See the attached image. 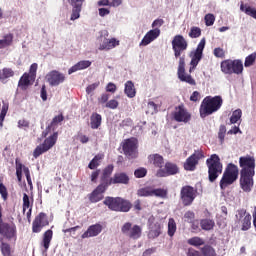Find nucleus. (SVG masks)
Here are the masks:
<instances>
[{
    "mask_svg": "<svg viewBox=\"0 0 256 256\" xmlns=\"http://www.w3.org/2000/svg\"><path fill=\"white\" fill-rule=\"evenodd\" d=\"M11 77H15V71L12 68L4 67L0 69V82L7 83Z\"/></svg>",
    "mask_w": 256,
    "mask_h": 256,
    "instance_id": "2f4dec72",
    "label": "nucleus"
},
{
    "mask_svg": "<svg viewBox=\"0 0 256 256\" xmlns=\"http://www.w3.org/2000/svg\"><path fill=\"white\" fill-rule=\"evenodd\" d=\"M159 35H161V30L159 28H154L148 31L141 40L140 46L142 45L143 47H147V45L153 43V41H155Z\"/></svg>",
    "mask_w": 256,
    "mask_h": 256,
    "instance_id": "5701e85b",
    "label": "nucleus"
},
{
    "mask_svg": "<svg viewBox=\"0 0 256 256\" xmlns=\"http://www.w3.org/2000/svg\"><path fill=\"white\" fill-rule=\"evenodd\" d=\"M105 107H107V109H117V107H119V101L112 99L106 103Z\"/></svg>",
    "mask_w": 256,
    "mask_h": 256,
    "instance_id": "0e129e2a",
    "label": "nucleus"
},
{
    "mask_svg": "<svg viewBox=\"0 0 256 256\" xmlns=\"http://www.w3.org/2000/svg\"><path fill=\"white\" fill-rule=\"evenodd\" d=\"M213 55L217 59H225V50L221 47H217L213 50Z\"/></svg>",
    "mask_w": 256,
    "mask_h": 256,
    "instance_id": "4d7b16f0",
    "label": "nucleus"
},
{
    "mask_svg": "<svg viewBox=\"0 0 256 256\" xmlns=\"http://www.w3.org/2000/svg\"><path fill=\"white\" fill-rule=\"evenodd\" d=\"M119 45V40L115 38L111 39H106L100 46H99V51H109L111 49H115Z\"/></svg>",
    "mask_w": 256,
    "mask_h": 256,
    "instance_id": "473e14b6",
    "label": "nucleus"
},
{
    "mask_svg": "<svg viewBox=\"0 0 256 256\" xmlns=\"http://www.w3.org/2000/svg\"><path fill=\"white\" fill-rule=\"evenodd\" d=\"M13 43V34H7L0 40V49L11 46Z\"/></svg>",
    "mask_w": 256,
    "mask_h": 256,
    "instance_id": "37998d69",
    "label": "nucleus"
},
{
    "mask_svg": "<svg viewBox=\"0 0 256 256\" xmlns=\"http://www.w3.org/2000/svg\"><path fill=\"white\" fill-rule=\"evenodd\" d=\"M85 0H69L70 5H72V14H71V21H75L81 17V9L83 7V2Z\"/></svg>",
    "mask_w": 256,
    "mask_h": 256,
    "instance_id": "393cba45",
    "label": "nucleus"
},
{
    "mask_svg": "<svg viewBox=\"0 0 256 256\" xmlns=\"http://www.w3.org/2000/svg\"><path fill=\"white\" fill-rule=\"evenodd\" d=\"M205 49V38H203L197 48L194 51H191L189 57L191 58L190 65L193 69H196L199 65V62L203 59V51Z\"/></svg>",
    "mask_w": 256,
    "mask_h": 256,
    "instance_id": "f8f14e48",
    "label": "nucleus"
},
{
    "mask_svg": "<svg viewBox=\"0 0 256 256\" xmlns=\"http://www.w3.org/2000/svg\"><path fill=\"white\" fill-rule=\"evenodd\" d=\"M201 159H205L204 152L201 149L195 150L184 162L185 171H195Z\"/></svg>",
    "mask_w": 256,
    "mask_h": 256,
    "instance_id": "9d476101",
    "label": "nucleus"
},
{
    "mask_svg": "<svg viewBox=\"0 0 256 256\" xmlns=\"http://www.w3.org/2000/svg\"><path fill=\"white\" fill-rule=\"evenodd\" d=\"M0 249L3 256H11V245L9 243L2 242Z\"/></svg>",
    "mask_w": 256,
    "mask_h": 256,
    "instance_id": "3c124183",
    "label": "nucleus"
},
{
    "mask_svg": "<svg viewBox=\"0 0 256 256\" xmlns=\"http://www.w3.org/2000/svg\"><path fill=\"white\" fill-rule=\"evenodd\" d=\"M243 73V62L239 59L231 60V75H241Z\"/></svg>",
    "mask_w": 256,
    "mask_h": 256,
    "instance_id": "72a5a7b5",
    "label": "nucleus"
},
{
    "mask_svg": "<svg viewBox=\"0 0 256 256\" xmlns=\"http://www.w3.org/2000/svg\"><path fill=\"white\" fill-rule=\"evenodd\" d=\"M169 194V191L167 189L163 188H152V197H160L161 199H167V195Z\"/></svg>",
    "mask_w": 256,
    "mask_h": 256,
    "instance_id": "79ce46f5",
    "label": "nucleus"
},
{
    "mask_svg": "<svg viewBox=\"0 0 256 256\" xmlns=\"http://www.w3.org/2000/svg\"><path fill=\"white\" fill-rule=\"evenodd\" d=\"M107 191V188L101 185H98L92 193L88 195V199L90 203H99V201H103L104 197L103 193Z\"/></svg>",
    "mask_w": 256,
    "mask_h": 256,
    "instance_id": "4be33fe9",
    "label": "nucleus"
},
{
    "mask_svg": "<svg viewBox=\"0 0 256 256\" xmlns=\"http://www.w3.org/2000/svg\"><path fill=\"white\" fill-rule=\"evenodd\" d=\"M124 93L129 97V99H133L135 95H137V91L135 90V84L133 81L129 80L125 83Z\"/></svg>",
    "mask_w": 256,
    "mask_h": 256,
    "instance_id": "c9c22d12",
    "label": "nucleus"
},
{
    "mask_svg": "<svg viewBox=\"0 0 256 256\" xmlns=\"http://www.w3.org/2000/svg\"><path fill=\"white\" fill-rule=\"evenodd\" d=\"M179 173V166L172 162H166L164 168H160L156 172V177H171Z\"/></svg>",
    "mask_w": 256,
    "mask_h": 256,
    "instance_id": "a211bd4d",
    "label": "nucleus"
},
{
    "mask_svg": "<svg viewBox=\"0 0 256 256\" xmlns=\"http://www.w3.org/2000/svg\"><path fill=\"white\" fill-rule=\"evenodd\" d=\"M189 47V42L187 39L183 37L181 34H177L172 39V50L174 52V57L179 59L178 63V79H180L183 83H188V85H197L195 79L191 76V74L185 73V57L181 56L185 53L186 49Z\"/></svg>",
    "mask_w": 256,
    "mask_h": 256,
    "instance_id": "f257e3e1",
    "label": "nucleus"
},
{
    "mask_svg": "<svg viewBox=\"0 0 256 256\" xmlns=\"http://www.w3.org/2000/svg\"><path fill=\"white\" fill-rule=\"evenodd\" d=\"M57 139H59V133L54 132L51 136L46 138L44 142L37 146L33 151V157L34 159H38L43 155V153H47L50 149H53L55 147V144L57 143Z\"/></svg>",
    "mask_w": 256,
    "mask_h": 256,
    "instance_id": "423d86ee",
    "label": "nucleus"
},
{
    "mask_svg": "<svg viewBox=\"0 0 256 256\" xmlns=\"http://www.w3.org/2000/svg\"><path fill=\"white\" fill-rule=\"evenodd\" d=\"M242 116H243V111H241V109H236L235 111H233L232 116L230 117L231 125H235V123L240 121Z\"/></svg>",
    "mask_w": 256,
    "mask_h": 256,
    "instance_id": "de8ad7c7",
    "label": "nucleus"
},
{
    "mask_svg": "<svg viewBox=\"0 0 256 256\" xmlns=\"http://www.w3.org/2000/svg\"><path fill=\"white\" fill-rule=\"evenodd\" d=\"M23 213H25L27 211V209H31V207H33L31 205V201L29 200V195H27V193L23 194Z\"/></svg>",
    "mask_w": 256,
    "mask_h": 256,
    "instance_id": "864d4df0",
    "label": "nucleus"
},
{
    "mask_svg": "<svg viewBox=\"0 0 256 256\" xmlns=\"http://www.w3.org/2000/svg\"><path fill=\"white\" fill-rule=\"evenodd\" d=\"M197 197V190L193 186L186 185L181 188L180 199L184 207L193 205L195 198Z\"/></svg>",
    "mask_w": 256,
    "mask_h": 256,
    "instance_id": "1a4fd4ad",
    "label": "nucleus"
},
{
    "mask_svg": "<svg viewBox=\"0 0 256 256\" xmlns=\"http://www.w3.org/2000/svg\"><path fill=\"white\" fill-rule=\"evenodd\" d=\"M0 195L3 201H7L9 192H7V187L3 185V182H0Z\"/></svg>",
    "mask_w": 256,
    "mask_h": 256,
    "instance_id": "bf43d9fd",
    "label": "nucleus"
},
{
    "mask_svg": "<svg viewBox=\"0 0 256 256\" xmlns=\"http://www.w3.org/2000/svg\"><path fill=\"white\" fill-rule=\"evenodd\" d=\"M103 205H106L110 211H115L116 213H129L133 208L134 211H141L143 207L141 206V200L137 199L132 204L131 201L122 197H105Z\"/></svg>",
    "mask_w": 256,
    "mask_h": 256,
    "instance_id": "f03ea898",
    "label": "nucleus"
},
{
    "mask_svg": "<svg viewBox=\"0 0 256 256\" xmlns=\"http://www.w3.org/2000/svg\"><path fill=\"white\" fill-rule=\"evenodd\" d=\"M201 254L203 256H217L215 248H213L211 245H205L204 247H202Z\"/></svg>",
    "mask_w": 256,
    "mask_h": 256,
    "instance_id": "c03bdc74",
    "label": "nucleus"
},
{
    "mask_svg": "<svg viewBox=\"0 0 256 256\" xmlns=\"http://www.w3.org/2000/svg\"><path fill=\"white\" fill-rule=\"evenodd\" d=\"M187 256H201V252H199L193 248H189L188 252H187Z\"/></svg>",
    "mask_w": 256,
    "mask_h": 256,
    "instance_id": "774afa93",
    "label": "nucleus"
},
{
    "mask_svg": "<svg viewBox=\"0 0 256 256\" xmlns=\"http://www.w3.org/2000/svg\"><path fill=\"white\" fill-rule=\"evenodd\" d=\"M148 163L157 169H163V165H165V159L163 156H161V154H150L148 156Z\"/></svg>",
    "mask_w": 256,
    "mask_h": 256,
    "instance_id": "bb28decb",
    "label": "nucleus"
},
{
    "mask_svg": "<svg viewBox=\"0 0 256 256\" xmlns=\"http://www.w3.org/2000/svg\"><path fill=\"white\" fill-rule=\"evenodd\" d=\"M251 229V214H246L242 220V231H249Z\"/></svg>",
    "mask_w": 256,
    "mask_h": 256,
    "instance_id": "09e8293b",
    "label": "nucleus"
},
{
    "mask_svg": "<svg viewBox=\"0 0 256 256\" xmlns=\"http://www.w3.org/2000/svg\"><path fill=\"white\" fill-rule=\"evenodd\" d=\"M63 121H65V116H63V113L55 116L52 119L51 123L46 127L45 131L42 132V137L46 138L47 135L51 133V129L52 131H55V129H57V127H59V124L63 123Z\"/></svg>",
    "mask_w": 256,
    "mask_h": 256,
    "instance_id": "412c9836",
    "label": "nucleus"
},
{
    "mask_svg": "<svg viewBox=\"0 0 256 256\" xmlns=\"http://www.w3.org/2000/svg\"><path fill=\"white\" fill-rule=\"evenodd\" d=\"M35 82V78H32L30 74L25 72L18 81V87L22 89V91H26L29 85H33Z\"/></svg>",
    "mask_w": 256,
    "mask_h": 256,
    "instance_id": "cd10ccee",
    "label": "nucleus"
},
{
    "mask_svg": "<svg viewBox=\"0 0 256 256\" xmlns=\"http://www.w3.org/2000/svg\"><path fill=\"white\" fill-rule=\"evenodd\" d=\"M89 67H91V61L81 60L77 62L74 66L69 68L68 75H72V73H77V71H83V69H89Z\"/></svg>",
    "mask_w": 256,
    "mask_h": 256,
    "instance_id": "c85d7f7f",
    "label": "nucleus"
},
{
    "mask_svg": "<svg viewBox=\"0 0 256 256\" xmlns=\"http://www.w3.org/2000/svg\"><path fill=\"white\" fill-rule=\"evenodd\" d=\"M100 82H96L93 84H90L89 86H87L86 88V93L89 95L91 93H93V91H95V89H97V87H99Z\"/></svg>",
    "mask_w": 256,
    "mask_h": 256,
    "instance_id": "69168bd1",
    "label": "nucleus"
},
{
    "mask_svg": "<svg viewBox=\"0 0 256 256\" xmlns=\"http://www.w3.org/2000/svg\"><path fill=\"white\" fill-rule=\"evenodd\" d=\"M0 235L5 239H15L17 237V226L13 223L3 222V213L0 204Z\"/></svg>",
    "mask_w": 256,
    "mask_h": 256,
    "instance_id": "0eeeda50",
    "label": "nucleus"
},
{
    "mask_svg": "<svg viewBox=\"0 0 256 256\" xmlns=\"http://www.w3.org/2000/svg\"><path fill=\"white\" fill-rule=\"evenodd\" d=\"M220 69L224 75H231V59L223 60L220 63Z\"/></svg>",
    "mask_w": 256,
    "mask_h": 256,
    "instance_id": "ea45409f",
    "label": "nucleus"
},
{
    "mask_svg": "<svg viewBox=\"0 0 256 256\" xmlns=\"http://www.w3.org/2000/svg\"><path fill=\"white\" fill-rule=\"evenodd\" d=\"M15 165H16V176L19 183H21V180L23 179V172H24L27 183L31 187V185H33V182L31 181V172L29 171V168L23 165V163H21V159L19 158L15 159Z\"/></svg>",
    "mask_w": 256,
    "mask_h": 256,
    "instance_id": "2eb2a0df",
    "label": "nucleus"
},
{
    "mask_svg": "<svg viewBox=\"0 0 256 256\" xmlns=\"http://www.w3.org/2000/svg\"><path fill=\"white\" fill-rule=\"evenodd\" d=\"M103 231L101 224H94L88 227L87 231L82 234V239H89V237H97Z\"/></svg>",
    "mask_w": 256,
    "mask_h": 256,
    "instance_id": "a878e982",
    "label": "nucleus"
},
{
    "mask_svg": "<svg viewBox=\"0 0 256 256\" xmlns=\"http://www.w3.org/2000/svg\"><path fill=\"white\" fill-rule=\"evenodd\" d=\"M188 245L192 247H201V245H205V240L199 236H194L187 240Z\"/></svg>",
    "mask_w": 256,
    "mask_h": 256,
    "instance_id": "a19ab883",
    "label": "nucleus"
},
{
    "mask_svg": "<svg viewBox=\"0 0 256 256\" xmlns=\"http://www.w3.org/2000/svg\"><path fill=\"white\" fill-rule=\"evenodd\" d=\"M237 179H239V167L233 163L228 164L220 180V189L225 191V189L228 188L229 185H233Z\"/></svg>",
    "mask_w": 256,
    "mask_h": 256,
    "instance_id": "39448f33",
    "label": "nucleus"
},
{
    "mask_svg": "<svg viewBox=\"0 0 256 256\" xmlns=\"http://www.w3.org/2000/svg\"><path fill=\"white\" fill-rule=\"evenodd\" d=\"M18 127L19 129H23V128H29V121L25 120V119H21L18 121Z\"/></svg>",
    "mask_w": 256,
    "mask_h": 256,
    "instance_id": "338daca9",
    "label": "nucleus"
},
{
    "mask_svg": "<svg viewBox=\"0 0 256 256\" xmlns=\"http://www.w3.org/2000/svg\"><path fill=\"white\" fill-rule=\"evenodd\" d=\"M162 229L163 226H161V223L159 222L151 224L148 232V239H157V237L163 233Z\"/></svg>",
    "mask_w": 256,
    "mask_h": 256,
    "instance_id": "c756f323",
    "label": "nucleus"
},
{
    "mask_svg": "<svg viewBox=\"0 0 256 256\" xmlns=\"http://www.w3.org/2000/svg\"><path fill=\"white\" fill-rule=\"evenodd\" d=\"M176 232H177V223L175 222V219L170 218L168 220V235H169V237H173Z\"/></svg>",
    "mask_w": 256,
    "mask_h": 256,
    "instance_id": "a18cd8bd",
    "label": "nucleus"
},
{
    "mask_svg": "<svg viewBox=\"0 0 256 256\" xmlns=\"http://www.w3.org/2000/svg\"><path fill=\"white\" fill-rule=\"evenodd\" d=\"M227 133V127L225 125H220L219 132H218V139L221 143L225 141V135Z\"/></svg>",
    "mask_w": 256,
    "mask_h": 256,
    "instance_id": "13d9d810",
    "label": "nucleus"
},
{
    "mask_svg": "<svg viewBox=\"0 0 256 256\" xmlns=\"http://www.w3.org/2000/svg\"><path fill=\"white\" fill-rule=\"evenodd\" d=\"M184 219L187 223H193L195 221V212L189 210L184 214Z\"/></svg>",
    "mask_w": 256,
    "mask_h": 256,
    "instance_id": "052dcab7",
    "label": "nucleus"
},
{
    "mask_svg": "<svg viewBox=\"0 0 256 256\" xmlns=\"http://www.w3.org/2000/svg\"><path fill=\"white\" fill-rule=\"evenodd\" d=\"M188 35H189L190 39H197V38H199V36L201 35V28H199L197 26H193L190 29V32H189Z\"/></svg>",
    "mask_w": 256,
    "mask_h": 256,
    "instance_id": "8fccbe9b",
    "label": "nucleus"
},
{
    "mask_svg": "<svg viewBox=\"0 0 256 256\" xmlns=\"http://www.w3.org/2000/svg\"><path fill=\"white\" fill-rule=\"evenodd\" d=\"M221 107H223V98L221 96H206L199 107L201 119L217 113Z\"/></svg>",
    "mask_w": 256,
    "mask_h": 256,
    "instance_id": "7ed1b4c3",
    "label": "nucleus"
},
{
    "mask_svg": "<svg viewBox=\"0 0 256 256\" xmlns=\"http://www.w3.org/2000/svg\"><path fill=\"white\" fill-rule=\"evenodd\" d=\"M103 121V117L101 114L94 112L92 113L90 117V127L91 129H99V126L101 125Z\"/></svg>",
    "mask_w": 256,
    "mask_h": 256,
    "instance_id": "f704fd0d",
    "label": "nucleus"
},
{
    "mask_svg": "<svg viewBox=\"0 0 256 256\" xmlns=\"http://www.w3.org/2000/svg\"><path fill=\"white\" fill-rule=\"evenodd\" d=\"M240 173L247 175H255V156L246 155L239 158Z\"/></svg>",
    "mask_w": 256,
    "mask_h": 256,
    "instance_id": "6e6552de",
    "label": "nucleus"
},
{
    "mask_svg": "<svg viewBox=\"0 0 256 256\" xmlns=\"http://www.w3.org/2000/svg\"><path fill=\"white\" fill-rule=\"evenodd\" d=\"M46 80L50 87H58L61 83H65V74L57 70H52L46 75Z\"/></svg>",
    "mask_w": 256,
    "mask_h": 256,
    "instance_id": "6ab92c4d",
    "label": "nucleus"
},
{
    "mask_svg": "<svg viewBox=\"0 0 256 256\" xmlns=\"http://www.w3.org/2000/svg\"><path fill=\"white\" fill-rule=\"evenodd\" d=\"M104 157L105 155L103 154H97L96 156H94V158L88 164V168L91 169L92 171L97 169V167L101 165V161H103Z\"/></svg>",
    "mask_w": 256,
    "mask_h": 256,
    "instance_id": "e433bc0d",
    "label": "nucleus"
},
{
    "mask_svg": "<svg viewBox=\"0 0 256 256\" xmlns=\"http://www.w3.org/2000/svg\"><path fill=\"white\" fill-rule=\"evenodd\" d=\"M253 177H255V174L240 173V187L244 193H251L253 191V185H255Z\"/></svg>",
    "mask_w": 256,
    "mask_h": 256,
    "instance_id": "aec40b11",
    "label": "nucleus"
},
{
    "mask_svg": "<svg viewBox=\"0 0 256 256\" xmlns=\"http://www.w3.org/2000/svg\"><path fill=\"white\" fill-rule=\"evenodd\" d=\"M255 61H256V53L254 52L245 58L244 66L251 67V65H253Z\"/></svg>",
    "mask_w": 256,
    "mask_h": 256,
    "instance_id": "6e6d98bb",
    "label": "nucleus"
},
{
    "mask_svg": "<svg viewBox=\"0 0 256 256\" xmlns=\"http://www.w3.org/2000/svg\"><path fill=\"white\" fill-rule=\"evenodd\" d=\"M101 175V169L94 170L90 175V181L92 183H97V179H99V176Z\"/></svg>",
    "mask_w": 256,
    "mask_h": 256,
    "instance_id": "680f3d73",
    "label": "nucleus"
},
{
    "mask_svg": "<svg viewBox=\"0 0 256 256\" xmlns=\"http://www.w3.org/2000/svg\"><path fill=\"white\" fill-rule=\"evenodd\" d=\"M113 171H115V166L113 164L107 165L104 169H102V173L100 175V186L109 189L113 183H111V176L113 175Z\"/></svg>",
    "mask_w": 256,
    "mask_h": 256,
    "instance_id": "dca6fc26",
    "label": "nucleus"
},
{
    "mask_svg": "<svg viewBox=\"0 0 256 256\" xmlns=\"http://www.w3.org/2000/svg\"><path fill=\"white\" fill-rule=\"evenodd\" d=\"M200 227L203 231H212L215 227V221L212 219H202L200 220Z\"/></svg>",
    "mask_w": 256,
    "mask_h": 256,
    "instance_id": "4c0bfd02",
    "label": "nucleus"
},
{
    "mask_svg": "<svg viewBox=\"0 0 256 256\" xmlns=\"http://www.w3.org/2000/svg\"><path fill=\"white\" fill-rule=\"evenodd\" d=\"M172 117L176 123H189L191 121V114L183 104L175 108Z\"/></svg>",
    "mask_w": 256,
    "mask_h": 256,
    "instance_id": "ddd939ff",
    "label": "nucleus"
},
{
    "mask_svg": "<svg viewBox=\"0 0 256 256\" xmlns=\"http://www.w3.org/2000/svg\"><path fill=\"white\" fill-rule=\"evenodd\" d=\"M3 106H2V109L0 107V126L3 127V121H5V117L7 116V112L9 111V103L3 101Z\"/></svg>",
    "mask_w": 256,
    "mask_h": 256,
    "instance_id": "49530a36",
    "label": "nucleus"
},
{
    "mask_svg": "<svg viewBox=\"0 0 256 256\" xmlns=\"http://www.w3.org/2000/svg\"><path fill=\"white\" fill-rule=\"evenodd\" d=\"M134 177L136 179H143V177H147V170L146 168L140 167L134 171Z\"/></svg>",
    "mask_w": 256,
    "mask_h": 256,
    "instance_id": "5fc2aeb1",
    "label": "nucleus"
},
{
    "mask_svg": "<svg viewBox=\"0 0 256 256\" xmlns=\"http://www.w3.org/2000/svg\"><path fill=\"white\" fill-rule=\"evenodd\" d=\"M53 240V230L49 229L43 234L41 247L44 248V252L47 253L49 251V247H51V241Z\"/></svg>",
    "mask_w": 256,
    "mask_h": 256,
    "instance_id": "7c9ffc66",
    "label": "nucleus"
},
{
    "mask_svg": "<svg viewBox=\"0 0 256 256\" xmlns=\"http://www.w3.org/2000/svg\"><path fill=\"white\" fill-rule=\"evenodd\" d=\"M206 165L208 168V179L210 183H215L219 178V175L223 173V163H221V158L219 155L212 154L210 158L206 160Z\"/></svg>",
    "mask_w": 256,
    "mask_h": 256,
    "instance_id": "20e7f679",
    "label": "nucleus"
},
{
    "mask_svg": "<svg viewBox=\"0 0 256 256\" xmlns=\"http://www.w3.org/2000/svg\"><path fill=\"white\" fill-rule=\"evenodd\" d=\"M121 232L123 235H126V237H129V239H140L143 229L139 225H133L131 222H126L122 228Z\"/></svg>",
    "mask_w": 256,
    "mask_h": 256,
    "instance_id": "9b49d317",
    "label": "nucleus"
},
{
    "mask_svg": "<svg viewBox=\"0 0 256 256\" xmlns=\"http://www.w3.org/2000/svg\"><path fill=\"white\" fill-rule=\"evenodd\" d=\"M49 225V218L45 212H40L32 222V233H41L43 227Z\"/></svg>",
    "mask_w": 256,
    "mask_h": 256,
    "instance_id": "f3484780",
    "label": "nucleus"
},
{
    "mask_svg": "<svg viewBox=\"0 0 256 256\" xmlns=\"http://www.w3.org/2000/svg\"><path fill=\"white\" fill-rule=\"evenodd\" d=\"M122 150L128 159H137V142L134 139H126L122 143Z\"/></svg>",
    "mask_w": 256,
    "mask_h": 256,
    "instance_id": "4468645a",
    "label": "nucleus"
},
{
    "mask_svg": "<svg viewBox=\"0 0 256 256\" xmlns=\"http://www.w3.org/2000/svg\"><path fill=\"white\" fill-rule=\"evenodd\" d=\"M37 68H38L37 63L31 64L28 75H30L32 78L36 79V77H37Z\"/></svg>",
    "mask_w": 256,
    "mask_h": 256,
    "instance_id": "e2e57ef3",
    "label": "nucleus"
},
{
    "mask_svg": "<svg viewBox=\"0 0 256 256\" xmlns=\"http://www.w3.org/2000/svg\"><path fill=\"white\" fill-rule=\"evenodd\" d=\"M129 175L125 172H116L110 180V183L112 185H129Z\"/></svg>",
    "mask_w": 256,
    "mask_h": 256,
    "instance_id": "b1692460",
    "label": "nucleus"
},
{
    "mask_svg": "<svg viewBox=\"0 0 256 256\" xmlns=\"http://www.w3.org/2000/svg\"><path fill=\"white\" fill-rule=\"evenodd\" d=\"M206 27H211L215 24V15L212 13H208L204 17Z\"/></svg>",
    "mask_w": 256,
    "mask_h": 256,
    "instance_id": "603ef678",
    "label": "nucleus"
},
{
    "mask_svg": "<svg viewBox=\"0 0 256 256\" xmlns=\"http://www.w3.org/2000/svg\"><path fill=\"white\" fill-rule=\"evenodd\" d=\"M138 197H153V187L146 186L137 190Z\"/></svg>",
    "mask_w": 256,
    "mask_h": 256,
    "instance_id": "58836bf2",
    "label": "nucleus"
}]
</instances>
